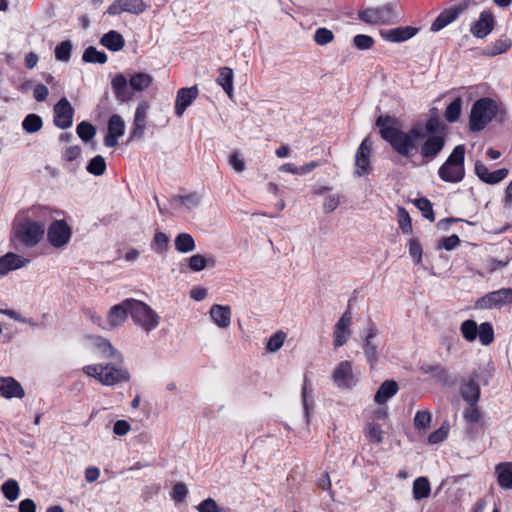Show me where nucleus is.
<instances>
[{
  "label": "nucleus",
  "instance_id": "e433bc0d",
  "mask_svg": "<svg viewBox=\"0 0 512 512\" xmlns=\"http://www.w3.org/2000/svg\"><path fill=\"white\" fill-rule=\"evenodd\" d=\"M413 498L417 501L428 498L431 494V485L427 477L420 476L413 482Z\"/></svg>",
  "mask_w": 512,
  "mask_h": 512
},
{
  "label": "nucleus",
  "instance_id": "864d4df0",
  "mask_svg": "<svg viewBox=\"0 0 512 512\" xmlns=\"http://www.w3.org/2000/svg\"><path fill=\"white\" fill-rule=\"evenodd\" d=\"M196 509L198 512H231L230 508L222 509L218 506L216 501L212 498H207L201 501Z\"/></svg>",
  "mask_w": 512,
  "mask_h": 512
},
{
  "label": "nucleus",
  "instance_id": "8fccbe9b",
  "mask_svg": "<svg viewBox=\"0 0 512 512\" xmlns=\"http://www.w3.org/2000/svg\"><path fill=\"white\" fill-rule=\"evenodd\" d=\"M72 43L69 40L62 41L55 48V57L57 60L67 62L71 58Z\"/></svg>",
  "mask_w": 512,
  "mask_h": 512
},
{
  "label": "nucleus",
  "instance_id": "6e6552de",
  "mask_svg": "<svg viewBox=\"0 0 512 512\" xmlns=\"http://www.w3.org/2000/svg\"><path fill=\"white\" fill-rule=\"evenodd\" d=\"M358 18L367 24H390L395 20L393 7L390 4L377 8H366L358 12Z\"/></svg>",
  "mask_w": 512,
  "mask_h": 512
},
{
  "label": "nucleus",
  "instance_id": "9d476101",
  "mask_svg": "<svg viewBox=\"0 0 512 512\" xmlns=\"http://www.w3.org/2000/svg\"><path fill=\"white\" fill-rule=\"evenodd\" d=\"M332 380L338 388L351 389L358 379L353 373L352 362L348 360L341 361L332 373Z\"/></svg>",
  "mask_w": 512,
  "mask_h": 512
},
{
  "label": "nucleus",
  "instance_id": "5fc2aeb1",
  "mask_svg": "<svg viewBox=\"0 0 512 512\" xmlns=\"http://www.w3.org/2000/svg\"><path fill=\"white\" fill-rule=\"evenodd\" d=\"M333 40V32L325 27L318 28L314 33V41L320 46L327 45Z\"/></svg>",
  "mask_w": 512,
  "mask_h": 512
},
{
  "label": "nucleus",
  "instance_id": "69168bd1",
  "mask_svg": "<svg viewBox=\"0 0 512 512\" xmlns=\"http://www.w3.org/2000/svg\"><path fill=\"white\" fill-rule=\"evenodd\" d=\"M207 266V259L201 254H195L189 258V268L191 271L199 272Z\"/></svg>",
  "mask_w": 512,
  "mask_h": 512
},
{
  "label": "nucleus",
  "instance_id": "bb28decb",
  "mask_svg": "<svg viewBox=\"0 0 512 512\" xmlns=\"http://www.w3.org/2000/svg\"><path fill=\"white\" fill-rule=\"evenodd\" d=\"M0 396L11 398H23L25 391L21 384L13 377H0Z\"/></svg>",
  "mask_w": 512,
  "mask_h": 512
},
{
  "label": "nucleus",
  "instance_id": "bf43d9fd",
  "mask_svg": "<svg viewBox=\"0 0 512 512\" xmlns=\"http://www.w3.org/2000/svg\"><path fill=\"white\" fill-rule=\"evenodd\" d=\"M169 239L163 232H156L153 237L152 249L158 253H162L168 248Z\"/></svg>",
  "mask_w": 512,
  "mask_h": 512
},
{
  "label": "nucleus",
  "instance_id": "4468645a",
  "mask_svg": "<svg viewBox=\"0 0 512 512\" xmlns=\"http://www.w3.org/2000/svg\"><path fill=\"white\" fill-rule=\"evenodd\" d=\"M372 147L368 139H364L359 145L356 154H355V175L358 177L367 175L371 171L370 166V157H371Z\"/></svg>",
  "mask_w": 512,
  "mask_h": 512
},
{
  "label": "nucleus",
  "instance_id": "6e6d98bb",
  "mask_svg": "<svg viewBox=\"0 0 512 512\" xmlns=\"http://www.w3.org/2000/svg\"><path fill=\"white\" fill-rule=\"evenodd\" d=\"M286 338V334L283 331H277L267 341L266 349L270 352L278 351Z\"/></svg>",
  "mask_w": 512,
  "mask_h": 512
},
{
  "label": "nucleus",
  "instance_id": "680f3d73",
  "mask_svg": "<svg viewBox=\"0 0 512 512\" xmlns=\"http://www.w3.org/2000/svg\"><path fill=\"white\" fill-rule=\"evenodd\" d=\"M449 433V425L447 423L443 424L439 429L433 431L429 437L428 441L430 444H438L443 442Z\"/></svg>",
  "mask_w": 512,
  "mask_h": 512
},
{
  "label": "nucleus",
  "instance_id": "e2e57ef3",
  "mask_svg": "<svg viewBox=\"0 0 512 512\" xmlns=\"http://www.w3.org/2000/svg\"><path fill=\"white\" fill-rule=\"evenodd\" d=\"M187 494H188V489H187L186 485L182 482H178L173 486L170 496L176 503H180V502L184 501Z\"/></svg>",
  "mask_w": 512,
  "mask_h": 512
},
{
  "label": "nucleus",
  "instance_id": "0eeeda50",
  "mask_svg": "<svg viewBox=\"0 0 512 512\" xmlns=\"http://www.w3.org/2000/svg\"><path fill=\"white\" fill-rule=\"evenodd\" d=\"M72 236V228L64 219H57L47 228V241L54 248L66 246Z\"/></svg>",
  "mask_w": 512,
  "mask_h": 512
},
{
  "label": "nucleus",
  "instance_id": "dca6fc26",
  "mask_svg": "<svg viewBox=\"0 0 512 512\" xmlns=\"http://www.w3.org/2000/svg\"><path fill=\"white\" fill-rule=\"evenodd\" d=\"M378 331L375 328V326L372 324L365 333V338L363 342V351L364 355L366 357L367 363L369 364L371 369H374L378 360H379V353H378V347L374 343V339L377 336Z\"/></svg>",
  "mask_w": 512,
  "mask_h": 512
},
{
  "label": "nucleus",
  "instance_id": "c9c22d12",
  "mask_svg": "<svg viewBox=\"0 0 512 512\" xmlns=\"http://www.w3.org/2000/svg\"><path fill=\"white\" fill-rule=\"evenodd\" d=\"M233 70L229 67H221L219 69V75L216 79V83L222 87L229 98L233 96Z\"/></svg>",
  "mask_w": 512,
  "mask_h": 512
},
{
  "label": "nucleus",
  "instance_id": "052dcab7",
  "mask_svg": "<svg viewBox=\"0 0 512 512\" xmlns=\"http://www.w3.org/2000/svg\"><path fill=\"white\" fill-rule=\"evenodd\" d=\"M431 414L428 411H418L414 417V426L418 430L427 429L431 423Z\"/></svg>",
  "mask_w": 512,
  "mask_h": 512
},
{
  "label": "nucleus",
  "instance_id": "c756f323",
  "mask_svg": "<svg viewBox=\"0 0 512 512\" xmlns=\"http://www.w3.org/2000/svg\"><path fill=\"white\" fill-rule=\"evenodd\" d=\"M421 371L425 374H432L436 382L444 386H453L455 384V380L452 379L448 370L441 364L423 365Z\"/></svg>",
  "mask_w": 512,
  "mask_h": 512
},
{
  "label": "nucleus",
  "instance_id": "473e14b6",
  "mask_svg": "<svg viewBox=\"0 0 512 512\" xmlns=\"http://www.w3.org/2000/svg\"><path fill=\"white\" fill-rule=\"evenodd\" d=\"M498 485L505 490L512 489V462H500L495 466Z\"/></svg>",
  "mask_w": 512,
  "mask_h": 512
},
{
  "label": "nucleus",
  "instance_id": "4be33fe9",
  "mask_svg": "<svg viewBox=\"0 0 512 512\" xmlns=\"http://www.w3.org/2000/svg\"><path fill=\"white\" fill-rule=\"evenodd\" d=\"M130 315V298L112 306L108 312V326L115 328L121 326Z\"/></svg>",
  "mask_w": 512,
  "mask_h": 512
},
{
  "label": "nucleus",
  "instance_id": "58836bf2",
  "mask_svg": "<svg viewBox=\"0 0 512 512\" xmlns=\"http://www.w3.org/2000/svg\"><path fill=\"white\" fill-rule=\"evenodd\" d=\"M175 249L180 253H188L195 249L194 238L189 233H180L174 240Z\"/></svg>",
  "mask_w": 512,
  "mask_h": 512
},
{
  "label": "nucleus",
  "instance_id": "2eb2a0df",
  "mask_svg": "<svg viewBox=\"0 0 512 512\" xmlns=\"http://www.w3.org/2000/svg\"><path fill=\"white\" fill-rule=\"evenodd\" d=\"M146 4L143 0H115L107 8V14L114 16L123 12L139 15L146 10Z\"/></svg>",
  "mask_w": 512,
  "mask_h": 512
},
{
  "label": "nucleus",
  "instance_id": "f3484780",
  "mask_svg": "<svg viewBox=\"0 0 512 512\" xmlns=\"http://www.w3.org/2000/svg\"><path fill=\"white\" fill-rule=\"evenodd\" d=\"M199 94L198 87L191 86L187 88H180L177 91L175 100V114L181 117L185 110L197 99Z\"/></svg>",
  "mask_w": 512,
  "mask_h": 512
},
{
  "label": "nucleus",
  "instance_id": "f704fd0d",
  "mask_svg": "<svg viewBox=\"0 0 512 512\" xmlns=\"http://www.w3.org/2000/svg\"><path fill=\"white\" fill-rule=\"evenodd\" d=\"M153 83V77L144 72H136L130 76L129 86L132 92H141L149 88Z\"/></svg>",
  "mask_w": 512,
  "mask_h": 512
},
{
  "label": "nucleus",
  "instance_id": "79ce46f5",
  "mask_svg": "<svg viewBox=\"0 0 512 512\" xmlns=\"http://www.w3.org/2000/svg\"><path fill=\"white\" fill-rule=\"evenodd\" d=\"M42 126V118L34 113L28 114L22 122V127L27 133H36Z\"/></svg>",
  "mask_w": 512,
  "mask_h": 512
},
{
  "label": "nucleus",
  "instance_id": "1a4fd4ad",
  "mask_svg": "<svg viewBox=\"0 0 512 512\" xmlns=\"http://www.w3.org/2000/svg\"><path fill=\"white\" fill-rule=\"evenodd\" d=\"M507 304H512V288H501L485 294L476 301L475 307L484 310L502 308Z\"/></svg>",
  "mask_w": 512,
  "mask_h": 512
},
{
  "label": "nucleus",
  "instance_id": "a19ab883",
  "mask_svg": "<svg viewBox=\"0 0 512 512\" xmlns=\"http://www.w3.org/2000/svg\"><path fill=\"white\" fill-rule=\"evenodd\" d=\"M462 111V99L460 97L455 98L446 108L444 117L447 122L454 123L460 118Z\"/></svg>",
  "mask_w": 512,
  "mask_h": 512
},
{
  "label": "nucleus",
  "instance_id": "72a5a7b5",
  "mask_svg": "<svg viewBox=\"0 0 512 512\" xmlns=\"http://www.w3.org/2000/svg\"><path fill=\"white\" fill-rule=\"evenodd\" d=\"M100 43L110 51L117 52L124 48L125 39L119 32L110 30L102 36Z\"/></svg>",
  "mask_w": 512,
  "mask_h": 512
},
{
  "label": "nucleus",
  "instance_id": "5701e85b",
  "mask_svg": "<svg viewBox=\"0 0 512 512\" xmlns=\"http://www.w3.org/2000/svg\"><path fill=\"white\" fill-rule=\"evenodd\" d=\"M148 108L149 105L145 101L138 104L135 110L134 120L130 131V139H140L143 137L146 128V117Z\"/></svg>",
  "mask_w": 512,
  "mask_h": 512
},
{
  "label": "nucleus",
  "instance_id": "ddd939ff",
  "mask_svg": "<svg viewBox=\"0 0 512 512\" xmlns=\"http://www.w3.org/2000/svg\"><path fill=\"white\" fill-rule=\"evenodd\" d=\"M469 6L468 1L444 9L431 25V31L437 32L457 19Z\"/></svg>",
  "mask_w": 512,
  "mask_h": 512
},
{
  "label": "nucleus",
  "instance_id": "aec40b11",
  "mask_svg": "<svg viewBox=\"0 0 512 512\" xmlns=\"http://www.w3.org/2000/svg\"><path fill=\"white\" fill-rule=\"evenodd\" d=\"M111 88L115 98L121 102H129L133 98V92L125 75L118 73L111 79Z\"/></svg>",
  "mask_w": 512,
  "mask_h": 512
},
{
  "label": "nucleus",
  "instance_id": "774afa93",
  "mask_svg": "<svg viewBox=\"0 0 512 512\" xmlns=\"http://www.w3.org/2000/svg\"><path fill=\"white\" fill-rule=\"evenodd\" d=\"M340 204V196L339 195H329L325 197L323 202V211L325 213L333 212Z\"/></svg>",
  "mask_w": 512,
  "mask_h": 512
},
{
  "label": "nucleus",
  "instance_id": "9b49d317",
  "mask_svg": "<svg viewBox=\"0 0 512 512\" xmlns=\"http://www.w3.org/2000/svg\"><path fill=\"white\" fill-rule=\"evenodd\" d=\"M74 109L66 97L54 106V124L60 129H68L73 124Z\"/></svg>",
  "mask_w": 512,
  "mask_h": 512
},
{
  "label": "nucleus",
  "instance_id": "a878e982",
  "mask_svg": "<svg viewBox=\"0 0 512 512\" xmlns=\"http://www.w3.org/2000/svg\"><path fill=\"white\" fill-rule=\"evenodd\" d=\"M29 260L14 252H8L0 257V276H5L10 271L25 267Z\"/></svg>",
  "mask_w": 512,
  "mask_h": 512
},
{
  "label": "nucleus",
  "instance_id": "3c124183",
  "mask_svg": "<svg viewBox=\"0 0 512 512\" xmlns=\"http://www.w3.org/2000/svg\"><path fill=\"white\" fill-rule=\"evenodd\" d=\"M416 207L422 212L424 218L433 222L435 215L432 207V203L429 199L421 197L415 201Z\"/></svg>",
  "mask_w": 512,
  "mask_h": 512
},
{
  "label": "nucleus",
  "instance_id": "a18cd8bd",
  "mask_svg": "<svg viewBox=\"0 0 512 512\" xmlns=\"http://www.w3.org/2000/svg\"><path fill=\"white\" fill-rule=\"evenodd\" d=\"M87 171L95 176H101L106 171V162L101 155L93 157L86 167Z\"/></svg>",
  "mask_w": 512,
  "mask_h": 512
},
{
  "label": "nucleus",
  "instance_id": "4d7b16f0",
  "mask_svg": "<svg viewBox=\"0 0 512 512\" xmlns=\"http://www.w3.org/2000/svg\"><path fill=\"white\" fill-rule=\"evenodd\" d=\"M409 254L415 264L421 263L423 249L417 238H411L408 243Z\"/></svg>",
  "mask_w": 512,
  "mask_h": 512
},
{
  "label": "nucleus",
  "instance_id": "c03bdc74",
  "mask_svg": "<svg viewBox=\"0 0 512 512\" xmlns=\"http://www.w3.org/2000/svg\"><path fill=\"white\" fill-rule=\"evenodd\" d=\"M397 218L399 228L404 234L412 233V220L408 213V211L404 207H398L397 209Z\"/></svg>",
  "mask_w": 512,
  "mask_h": 512
},
{
  "label": "nucleus",
  "instance_id": "49530a36",
  "mask_svg": "<svg viewBox=\"0 0 512 512\" xmlns=\"http://www.w3.org/2000/svg\"><path fill=\"white\" fill-rule=\"evenodd\" d=\"M76 132L80 139L88 142L95 136L96 129L91 123L82 121L77 125Z\"/></svg>",
  "mask_w": 512,
  "mask_h": 512
},
{
  "label": "nucleus",
  "instance_id": "0e129e2a",
  "mask_svg": "<svg viewBox=\"0 0 512 512\" xmlns=\"http://www.w3.org/2000/svg\"><path fill=\"white\" fill-rule=\"evenodd\" d=\"M381 407H378L376 409H373L370 412L369 415V422H377V423H385L388 419V408L385 405H380Z\"/></svg>",
  "mask_w": 512,
  "mask_h": 512
},
{
  "label": "nucleus",
  "instance_id": "6ab92c4d",
  "mask_svg": "<svg viewBox=\"0 0 512 512\" xmlns=\"http://www.w3.org/2000/svg\"><path fill=\"white\" fill-rule=\"evenodd\" d=\"M508 169L501 168L490 172L488 167L480 160L475 162V174L478 178L487 184L494 185L501 182L508 175Z\"/></svg>",
  "mask_w": 512,
  "mask_h": 512
},
{
  "label": "nucleus",
  "instance_id": "2f4dec72",
  "mask_svg": "<svg viewBox=\"0 0 512 512\" xmlns=\"http://www.w3.org/2000/svg\"><path fill=\"white\" fill-rule=\"evenodd\" d=\"M210 316L220 328H227L231 324V308L228 305L214 304L210 309Z\"/></svg>",
  "mask_w": 512,
  "mask_h": 512
},
{
  "label": "nucleus",
  "instance_id": "37998d69",
  "mask_svg": "<svg viewBox=\"0 0 512 512\" xmlns=\"http://www.w3.org/2000/svg\"><path fill=\"white\" fill-rule=\"evenodd\" d=\"M445 124L438 117H431L425 123V131L429 135H445Z\"/></svg>",
  "mask_w": 512,
  "mask_h": 512
},
{
  "label": "nucleus",
  "instance_id": "de8ad7c7",
  "mask_svg": "<svg viewBox=\"0 0 512 512\" xmlns=\"http://www.w3.org/2000/svg\"><path fill=\"white\" fill-rule=\"evenodd\" d=\"M1 490L4 496L9 501H15L18 498L20 492V488L17 481L13 479H9L6 482H4L2 484Z\"/></svg>",
  "mask_w": 512,
  "mask_h": 512
},
{
  "label": "nucleus",
  "instance_id": "603ef678",
  "mask_svg": "<svg viewBox=\"0 0 512 512\" xmlns=\"http://www.w3.org/2000/svg\"><path fill=\"white\" fill-rule=\"evenodd\" d=\"M461 333L463 337L468 341H474L477 337L478 326L474 320H465L461 324Z\"/></svg>",
  "mask_w": 512,
  "mask_h": 512
},
{
  "label": "nucleus",
  "instance_id": "13d9d810",
  "mask_svg": "<svg viewBox=\"0 0 512 512\" xmlns=\"http://www.w3.org/2000/svg\"><path fill=\"white\" fill-rule=\"evenodd\" d=\"M353 44L359 50H368L374 46L375 40L369 35L357 34L353 38Z\"/></svg>",
  "mask_w": 512,
  "mask_h": 512
},
{
  "label": "nucleus",
  "instance_id": "f03ea898",
  "mask_svg": "<svg viewBox=\"0 0 512 512\" xmlns=\"http://www.w3.org/2000/svg\"><path fill=\"white\" fill-rule=\"evenodd\" d=\"M32 214L43 220L25 218L18 222L13 228L11 242H17L25 248H34L43 240L46 230L44 220L52 217L51 211L48 207L36 206L32 208Z\"/></svg>",
  "mask_w": 512,
  "mask_h": 512
},
{
  "label": "nucleus",
  "instance_id": "393cba45",
  "mask_svg": "<svg viewBox=\"0 0 512 512\" xmlns=\"http://www.w3.org/2000/svg\"><path fill=\"white\" fill-rule=\"evenodd\" d=\"M494 28V17L488 11H482L479 19L472 23L470 31L477 38L486 37Z\"/></svg>",
  "mask_w": 512,
  "mask_h": 512
},
{
  "label": "nucleus",
  "instance_id": "20e7f679",
  "mask_svg": "<svg viewBox=\"0 0 512 512\" xmlns=\"http://www.w3.org/2000/svg\"><path fill=\"white\" fill-rule=\"evenodd\" d=\"M82 370L87 376L95 378L105 386H114L130 380L128 369L117 367L111 363L86 365Z\"/></svg>",
  "mask_w": 512,
  "mask_h": 512
},
{
  "label": "nucleus",
  "instance_id": "b1692460",
  "mask_svg": "<svg viewBox=\"0 0 512 512\" xmlns=\"http://www.w3.org/2000/svg\"><path fill=\"white\" fill-rule=\"evenodd\" d=\"M477 378V376L470 377L461 384L460 395L468 405L478 404L480 400L481 389Z\"/></svg>",
  "mask_w": 512,
  "mask_h": 512
},
{
  "label": "nucleus",
  "instance_id": "cd10ccee",
  "mask_svg": "<svg viewBox=\"0 0 512 512\" xmlns=\"http://www.w3.org/2000/svg\"><path fill=\"white\" fill-rule=\"evenodd\" d=\"M418 28L413 26H401L382 32L381 36L386 41L400 43L407 41L418 33Z\"/></svg>",
  "mask_w": 512,
  "mask_h": 512
},
{
  "label": "nucleus",
  "instance_id": "338daca9",
  "mask_svg": "<svg viewBox=\"0 0 512 512\" xmlns=\"http://www.w3.org/2000/svg\"><path fill=\"white\" fill-rule=\"evenodd\" d=\"M460 244V239L457 235L453 234L448 237H444L440 240L438 247L443 248L447 251L453 250Z\"/></svg>",
  "mask_w": 512,
  "mask_h": 512
},
{
  "label": "nucleus",
  "instance_id": "a211bd4d",
  "mask_svg": "<svg viewBox=\"0 0 512 512\" xmlns=\"http://www.w3.org/2000/svg\"><path fill=\"white\" fill-rule=\"evenodd\" d=\"M125 131V124L122 117L118 114H113L108 120V132L104 137V145L106 147H115L118 144V139L123 136Z\"/></svg>",
  "mask_w": 512,
  "mask_h": 512
},
{
  "label": "nucleus",
  "instance_id": "7c9ffc66",
  "mask_svg": "<svg viewBox=\"0 0 512 512\" xmlns=\"http://www.w3.org/2000/svg\"><path fill=\"white\" fill-rule=\"evenodd\" d=\"M398 391L399 385L396 381L385 380L378 388L374 396V402L378 405H385L390 398L397 394Z\"/></svg>",
  "mask_w": 512,
  "mask_h": 512
},
{
  "label": "nucleus",
  "instance_id": "4c0bfd02",
  "mask_svg": "<svg viewBox=\"0 0 512 512\" xmlns=\"http://www.w3.org/2000/svg\"><path fill=\"white\" fill-rule=\"evenodd\" d=\"M364 433L370 443L380 444L384 439V432L381 428V423L368 422Z\"/></svg>",
  "mask_w": 512,
  "mask_h": 512
},
{
  "label": "nucleus",
  "instance_id": "423d86ee",
  "mask_svg": "<svg viewBox=\"0 0 512 512\" xmlns=\"http://www.w3.org/2000/svg\"><path fill=\"white\" fill-rule=\"evenodd\" d=\"M130 316L146 332L154 330L159 325V316L146 303L130 298Z\"/></svg>",
  "mask_w": 512,
  "mask_h": 512
},
{
  "label": "nucleus",
  "instance_id": "c85d7f7f",
  "mask_svg": "<svg viewBox=\"0 0 512 512\" xmlns=\"http://www.w3.org/2000/svg\"><path fill=\"white\" fill-rule=\"evenodd\" d=\"M483 417L481 409L477 404L468 405V407L463 411V419L467 424L466 434L470 438H474L476 433V424L481 422Z\"/></svg>",
  "mask_w": 512,
  "mask_h": 512
},
{
  "label": "nucleus",
  "instance_id": "7ed1b4c3",
  "mask_svg": "<svg viewBox=\"0 0 512 512\" xmlns=\"http://www.w3.org/2000/svg\"><path fill=\"white\" fill-rule=\"evenodd\" d=\"M465 145L454 147L448 158L438 169L439 178L446 183H460L465 178Z\"/></svg>",
  "mask_w": 512,
  "mask_h": 512
},
{
  "label": "nucleus",
  "instance_id": "f8f14e48",
  "mask_svg": "<svg viewBox=\"0 0 512 512\" xmlns=\"http://www.w3.org/2000/svg\"><path fill=\"white\" fill-rule=\"evenodd\" d=\"M446 143L445 135H429L420 146V155L425 163L434 160L443 150Z\"/></svg>",
  "mask_w": 512,
  "mask_h": 512
},
{
  "label": "nucleus",
  "instance_id": "09e8293b",
  "mask_svg": "<svg viewBox=\"0 0 512 512\" xmlns=\"http://www.w3.org/2000/svg\"><path fill=\"white\" fill-rule=\"evenodd\" d=\"M477 335L479 336L481 344H491L494 340V330L492 325L489 322L480 324Z\"/></svg>",
  "mask_w": 512,
  "mask_h": 512
},
{
  "label": "nucleus",
  "instance_id": "39448f33",
  "mask_svg": "<svg viewBox=\"0 0 512 512\" xmlns=\"http://www.w3.org/2000/svg\"><path fill=\"white\" fill-rule=\"evenodd\" d=\"M498 113L496 101L489 97H483L474 102L469 117L471 131L483 130Z\"/></svg>",
  "mask_w": 512,
  "mask_h": 512
},
{
  "label": "nucleus",
  "instance_id": "ea45409f",
  "mask_svg": "<svg viewBox=\"0 0 512 512\" xmlns=\"http://www.w3.org/2000/svg\"><path fill=\"white\" fill-rule=\"evenodd\" d=\"M82 60L86 63L105 64L108 57L105 52L98 51L94 46H89L85 49Z\"/></svg>",
  "mask_w": 512,
  "mask_h": 512
},
{
  "label": "nucleus",
  "instance_id": "412c9836",
  "mask_svg": "<svg viewBox=\"0 0 512 512\" xmlns=\"http://www.w3.org/2000/svg\"><path fill=\"white\" fill-rule=\"evenodd\" d=\"M351 312L350 310H347L344 312V314L340 317L338 322L334 326V346L341 347L346 342L350 335V325H351Z\"/></svg>",
  "mask_w": 512,
  "mask_h": 512
},
{
  "label": "nucleus",
  "instance_id": "f257e3e1",
  "mask_svg": "<svg viewBox=\"0 0 512 512\" xmlns=\"http://www.w3.org/2000/svg\"><path fill=\"white\" fill-rule=\"evenodd\" d=\"M380 136L388 142L395 152L409 158L417 150V140L424 138V133L419 125L412 126L408 132L399 128V121L391 115H380L376 119Z\"/></svg>",
  "mask_w": 512,
  "mask_h": 512
}]
</instances>
